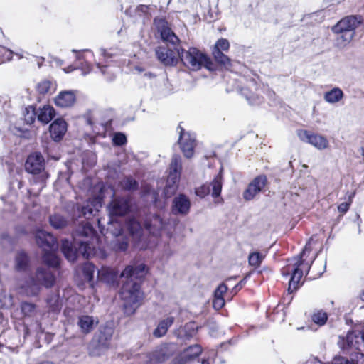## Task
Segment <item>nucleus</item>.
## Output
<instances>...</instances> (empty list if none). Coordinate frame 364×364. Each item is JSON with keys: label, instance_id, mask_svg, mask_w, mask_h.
Masks as SVG:
<instances>
[{"label": "nucleus", "instance_id": "nucleus-24", "mask_svg": "<svg viewBox=\"0 0 364 364\" xmlns=\"http://www.w3.org/2000/svg\"><path fill=\"white\" fill-rule=\"evenodd\" d=\"M97 277L99 279L104 281L107 284L114 285L117 281L118 273L113 269L102 267L98 271Z\"/></svg>", "mask_w": 364, "mask_h": 364}, {"label": "nucleus", "instance_id": "nucleus-36", "mask_svg": "<svg viewBox=\"0 0 364 364\" xmlns=\"http://www.w3.org/2000/svg\"><path fill=\"white\" fill-rule=\"evenodd\" d=\"M162 227V220L159 216L156 215L153 217L150 223L146 224V228L152 233H155L156 230L161 229Z\"/></svg>", "mask_w": 364, "mask_h": 364}, {"label": "nucleus", "instance_id": "nucleus-50", "mask_svg": "<svg viewBox=\"0 0 364 364\" xmlns=\"http://www.w3.org/2000/svg\"><path fill=\"white\" fill-rule=\"evenodd\" d=\"M2 58L5 59L6 61H11L13 59L14 52L11 50H5V52L2 53Z\"/></svg>", "mask_w": 364, "mask_h": 364}, {"label": "nucleus", "instance_id": "nucleus-18", "mask_svg": "<svg viewBox=\"0 0 364 364\" xmlns=\"http://www.w3.org/2000/svg\"><path fill=\"white\" fill-rule=\"evenodd\" d=\"M147 272L146 267L144 264L133 267L132 266L127 267L121 273V277H124L127 280L133 281L134 279H140L144 277Z\"/></svg>", "mask_w": 364, "mask_h": 364}, {"label": "nucleus", "instance_id": "nucleus-62", "mask_svg": "<svg viewBox=\"0 0 364 364\" xmlns=\"http://www.w3.org/2000/svg\"><path fill=\"white\" fill-rule=\"evenodd\" d=\"M136 70H138L139 73H141L144 70L142 68H140L139 67L136 68Z\"/></svg>", "mask_w": 364, "mask_h": 364}, {"label": "nucleus", "instance_id": "nucleus-43", "mask_svg": "<svg viewBox=\"0 0 364 364\" xmlns=\"http://www.w3.org/2000/svg\"><path fill=\"white\" fill-rule=\"evenodd\" d=\"M35 309L36 306L31 303H23L21 306L22 312L25 316H32Z\"/></svg>", "mask_w": 364, "mask_h": 364}, {"label": "nucleus", "instance_id": "nucleus-51", "mask_svg": "<svg viewBox=\"0 0 364 364\" xmlns=\"http://www.w3.org/2000/svg\"><path fill=\"white\" fill-rule=\"evenodd\" d=\"M80 69L82 70V74L83 75H85L88 74L91 70L90 65L87 63H82L80 67Z\"/></svg>", "mask_w": 364, "mask_h": 364}, {"label": "nucleus", "instance_id": "nucleus-23", "mask_svg": "<svg viewBox=\"0 0 364 364\" xmlns=\"http://www.w3.org/2000/svg\"><path fill=\"white\" fill-rule=\"evenodd\" d=\"M109 213L113 215H123L129 210L128 202L126 199H115L109 206Z\"/></svg>", "mask_w": 364, "mask_h": 364}, {"label": "nucleus", "instance_id": "nucleus-10", "mask_svg": "<svg viewBox=\"0 0 364 364\" xmlns=\"http://www.w3.org/2000/svg\"><path fill=\"white\" fill-rule=\"evenodd\" d=\"M179 132L180 137L178 142L181 151L184 156L191 158L193 155V150L196 146L195 137L188 132H185L183 129L179 125L177 128Z\"/></svg>", "mask_w": 364, "mask_h": 364}, {"label": "nucleus", "instance_id": "nucleus-61", "mask_svg": "<svg viewBox=\"0 0 364 364\" xmlns=\"http://www.w3.org/2000/svg\"><path fill=\"white\" fill-rule=\"evenodd\" d=\"M144 75H145V76H147V77H151L152 76L151 73H146L144 74Z\"/></svg>", "mask_w": 364, "mask_h": 364}, {"label": "nucleus", "instance_id": "nucleus-41", "mask_svg": "<svg viewBox=\"0 0 364 364\" xmlns=\"http://www.w3.org/2000/svg\"><path fill=\"white\" fill-rule=\"evenodd\" d=\"M128 229L132 235L138 237L139 235L141 228L136 220L132 219L128 223Z\"/></svg>", "mask_w": 364, "mask_h": 364}, {"label": "nucleus", "instance_id": "nucleus-32", "mask_svg": "<svg viewBox=\"0 0 364 364\" xmlns=\"http://www.w3.org/2000/svg\"><path fill=\"white\" fill-rule=\"evenodd\" d=\"M213 55L214 59L218 63L224 65L226 68H230L231 67V61L230 58L218 50H213Z\"/></svg>", "mask_w": 364, "mask_h": 364}, {"label": "nucleus", "instance_id": "nucleus-11", "mask_svg": "<svg viewBox=\"0 0 364 364\" xmlns=\"http://www.w3.org/2000/svg\"><path fill=\"white\" fill-rule=\"evenodd\" d=\"M302 141L311 144L318 150H324L329 147V141L328 139L319 134L303 132L300 134Z\"/></svg>", "mask_w": 364, "mask_h": 364}, {"label": "nucleus", "instance_id": "nucleus-13", "mask_svg": "<svg viewBox=\"0 0 364 364\" xmlns=\"http://www.w3.org/2000/svg\"><path fill=\"white\" fill-rule=\"evenodd\" d=\"M267 183L264 176L256 177L247 186L243 193V198L246 200H252L264 189Z\"/></svg>", "mask_w": 364, "mask_h": 364}, {"label": "nucleus", "instance_id": "nucleus-20", "mask_svg": "<svg viewBox=\"0 0 364 364\" xmlns=\"http://www.w3.org/2000/svg\"><path fill=\"white\" fill-rule=\"evenodd\" d=\"M191 202L188 197L181 194L173 201L172 210L174 214L186 215L189 212Z\"/></svg>", "mask_w": 364, "mask_h": 364}, {"label": "nucleus", "instance_id": "nucleus-54", "mask_svg": "<svg viewBox=\"0 0 364 364\" xmlns=\"http://www.w3.org/2000/svg\"><path fill=\"white\" fill-rule=\"evenodd\" d=\"M243 283V280L240 281L237 284H236L232 289L233 291H235V294L237 291V290L240 289L242 288V285Z\"/></svg>", "mask_w": 364, "mask_h": 364}, {"label": "nucleus", "instance_id": "nucleus-25", "mask_svg": "<svg viewBox=\"0 0 364 364\" xmlns=\"http://www.w3.org/2000/svg\"><path fill=\"white\" fill-rule=\"evenodd\" d=\"M170 354L168 346L164 345L156 348L151 353L150 360L153 363H161L168 359Z\"/></svg>", "mask_w": 364, "mask_h": 364}, {"label": "nucleus", "instance_id": "nucleus-30", "mask_svg": "<svg viewBox=\"0 0 364 364\" xmlns=\"http://www.w3.org/2000/svg\"><path fill=\"white\" fill-rule=\"evenodd\" d=\"M55 89V85L49 80H43L38 82L36 86V92L41 95L54 92Z\"/></svg>", "mask_w": 364, "mask_h": 364}, {"label": "nucleus", "instance_id": "nucleus-35", "mask_svg": "<svg viewBox=\"0 0 364 364\" xmlns=\"http://www.w3.org/2000/svg\"><path fill=\"white\" fill-rule=\"evenodd\" d=\"M43 261L51 267H57L59 264V259L55 252H45L43 255Z\"/></svg>", "mask_w": 364, "mask_h": 364}, {"label": "nucleus", "instance_id": "nucleus-64", "mask_svg": "<svg viewBox=\"0 0 364 364\" xmlns=\"http://www.w3.org/2000/svg\"><path fill=\"white\" fill-rule=\"evenodd\" d=\"M85 53L87 54H90V55H92V53L90 51H89V50H86Z\"/></svg>", "mask_w": 364, "mask_h": 364}, {"label": "nucleus", "instance_id": "nucleus-7", "mask_svg": "<svg viewBox=\"0 0 364 364\" xmlns=\"http://www.w3.org/2000/svg\"><path fill=\"white\" fill-rule=\"evenodd\" d=\"M181 171V161L178 156L173 157L169 166L168 176L164 189L165 196L170 197L178 189Z\"/></svg>", "mask_w": 364, "mask_h": 364}, {"label": "nucleus", "instance_id": "nucleus-47", "mask_svg": "<svg viewBox=\"0 0 364 364\" xmlns=\"http://www.w3.org/2000/svg\"><path fill=\"white\" fill-rule=\"evenodd\" d=\"M77 250L75 247H73L71 242L68 240H63L61 241V250Z\"/></svg>", "mask_w": 364, "mask_h": 364}, {"label": "nucleus", "instance_id": "nucleus-55", "mask_svg": "<svg viewBox=\"0 0 364 364\" xmlns=\"http://www.w3.org/2000/svg\"><path fill=\"white\" fill-rule=\"evenodd\" d=\"M75 68H73V66H70L67 68H64L63 70L65 72V73H70V72H72L73 70H74Z\"/></svg>", "mask_w": 364, "mask_h": 364}, {"label": "nucleus", "instance_id": "nucleus-52", "mask_svg": "<svg viewBox=\"0 0 364 364\" xmlns=\"http://www.w3.org/2000/svg\"><path fill=\"white\" fill-rule=\"evenodd\" d=\"M333 364H354L353 363H350L344 358H336L333 360Z\"/></svg>", "mask_w": 364, "mask_h": 364}, {"label": "nucleus", "instance_id": "nucleus-60", "mask_svg": "<svg viewBox=\"0 0 364 364\" xmlns=\"http://www.w3.org/2000/svg\"><path fill=\"white\" fill-rule=\"evenodd\" d=\"M360 299L364 301V291L360 294Z\"/></svg>", "mask_w": 364, "mask_h": 364}, {"label": "nucleus", "instance_id": "nucleus-2", "mask_svg": "<svg viewBox=\"0 0 364 364\" xmlns=\"http://www.w3.org/2000/svg\"><path fill=\"white\" fill-rule=\"evenodd\" d=\"M123 301L124 313L128 315L134 314L144 299V293L141 291L140 285L132 280H127L120 291Z\"/></svg>", "mask_w": 364, "mask_h": 364}, {"label": "nucleus", "instance_id": "nucleus-42", "mask_svg": "<svg viewBox=\"0 0 364 364\" xmlns=\"http://www.w3.org/2000/svg\"><path fill=\"white\" fill-rule=\"evenodd\" d=\"M230 48L229 41L225 38H220L217 41L213 50H218L220 52L228 51Z\"/></svg>", "mask_w": 364, "mask_h": 364}, {"label": "nucleus", "instance_id": "nucleus-26", "mask_svg": "<svg viewBox=\"0 0 364 364\" xmlns=\"http://www.w3.org/2000/svg\"><path fill=\"white\" fill-rule=\"evenodd\" d=\"M36 114L39 121L48 124L55 117V111L52 106L44 105L38 109Z\"/></svg>", "mask_w": 364, "mask_h": 364}, {"label": "nucleus", "instance_id": "nucleus-59", "mask_svg": "<svg viewBox=\"0 0 364 364\" xmlns=\"http://www.w3.org/2000/svg\"><path fill=\"white\" fill-rule=\"evenodd\" d=\"M202 364H210L209 361L208 360H203L202 361Z\"/></svg>", "mask_w": 364, "mask_h": 364}, {"label": "nucleus", "instance_id": "nucleus-58", "mask_svg": "<svg viewBox=\"0 0 364 364\" xmlns=\"http://www.w3.org/2000/svg\"><path fill=\"white\" fill-rule=\"evenodd\" d=\"M106 54H107V53H106V51H105V50H101V55H102L103 57H105V56H106Z\"/></svg>", "mask_w": 364, "mask_h": 364}, {"label": "nucleus", "instance_id": "nucleus-6", "mask_svg": "<svg viewBox=\"0 0 364 364\" xmlns=\"http://www.w3.org/2000/svg\"><path fill=\"white\" fill-rule=\"evenodd\" d=\"M241 92L249 103L252 105H259L264 102V97L262 95V93H265L269 97L274 95V92L268 87L258 85L253 82H251L248 86L243 87Z\"/></svg>", "mask_w": 364, "mask_h": 364}, {"label": "nucleus", "instance_id": "nucleus-19", "mask_svg": "<svg viewBox=\"0 0 364 364\" xmlns=\"http://www.w3.org/2000/svg\"><path fill=\"white\" fill-rule=\"evenodd\" d=\"M67 132V123L62 118H58L50 125V136L55 141H60Z\"/></svg>", "mask_w": 364, "mask_h": 364}, {"label": "nucleus", "instance_id": "nucleus-5", "mask_svg": "<svg viewBox=\"0 0 364 364\" xmlns=\"http://www.w3.org/2000/svg\"><path fill=\"white\" fill-rule=\"evenodd\" d=\"M92 191L93 193H98V195L97 196H94L92 200H90L87 202V204L82 207V214L87 218L94 215L95 213L99 210L102 207V200L105 197L107 196H112L114 195V190L112 188L105 186L102 183H98L96 185Z\"/></svg>", "mask_w": 364, "mask_h": 364}, {"label": "nucleus", "instance_id": "nucleus-4", "mask_svg": "<svg viewBox=\"0 0 364 364\" xmlns=\"http://www.w3.org/2000/svg\"><path fill=\"white\" fill-rule=\"evenodd\" d=\"M177 55L180 57L181 61L188 69L198 70L202 66L210 70L212 63L210 58L195 48H191L188 50L181 49L178 50Z\"/></svg>", "mask_w": 364, "mask_h": 364}, {"label": "nucleus", "instance_id": "nucleus-12", "mask_svg": "<svg viewBox=\"0 0 364 364\" xmlns=\"http://www.w3.org/2000/svg\"><path fill=\"white\" fill-rule=\"evenodd\" d=\"M34 235L37 245L43 250H55L56 240L53 235L38 228L35 230Z\"/></svg>", "mask_w": 364, "mask_h": 364}, {"label": "nucleus", "instance_id": "nucleus-48", "mask_svg": "<svg viewBox=\"0 0 364 364\" xmlns=\"http://www.w3.org/2000/svg\"><path fill=\"white\" fill-rule=\"evenodd\" d=\"M77 252H63L66 259L71 262H73L77 259Z\"/></svg>", "mask_w": 364, "mask_h": 364}, {"label": "nucleus", "instance_id": "nucleus-49", "mask_svg": "<svg viewBox=\"0 0 364 364\" xmlns=\"http://www.w3.org/2000/svg\"><path fill=\"white\" fill-rule=\"evenodd\" d=\"M350 203H351V199H350V202H348V203H341L338 207V211L342 213H346L350 208Z\"/></svg>", "mask_w": 364, "mask_h": 364}, {"label": "nucleus", "instance_id": "nucleus-56", "mask_svg": "<svg viewBox=\"0 0 364 364\" xmlns=\"http://www.w3.org/2000/svg\"><path fill=\"white\" fill-rule=\"evenodd\" d=\"M14 55H16L18 58V59H22L24 58V55L22 53H14Z\"/></svg>", "mask_w": 364, "mask_h": 364}, {"label": "nucleus", "instance_id": "nucleus-3", "mask_svg": "<svg viewBox=\"0 0 364 364\" xmlns=\"http://www.w3.org/2000/svg\"><path fill=\"white\" fill-rule=\"evenodd\" d=\"M360 22V18L350 16L343 18L333 27V31L337 34L336 41L338 46L343 47L351 41L355 35V30Z\"/></svg>", "mask_w": 364, "mask_h": 364}, {"label": "nucleus", "instance_id": "nucleus-37", "mask_svg": "<svg viewBox=\"0 0 364 364\" xmlns=\"http://www.w3.org/2000/svg\"><path fill=\"white\" fill-rule=\"evenodd\" d=\"M28 264V259L25 252H21L18 254L16 260V269L18 270H24Z\"/></svg>", "mask_w": 364, "mask_h": 364}, {"label": "nucleus", "instance_id": "nucleus-14", "mask_svg": "<svg viewBox=\"0 0 364 364\" xmlns=\"http://www.w3.org/2000/svg\"><path fill=\"white\" fill-rule=\"evenodd\" d=\"M201 352L202 348L199 345L191 346L173 360V364H187L198 357Z\"/></svg>", "mask_w": 364, "mask_h": 364}, {"label": "nucleus", "instance_id": "nucleus-63", "mask_svg": "<svg viewBox=\"0 0 364 364\" xmlns=\"http://www.w3.org/2000/svg\"><path fill=\"white\" fill-rule=\"evenodd\" d=\"M361 155L364 157V148L361 149Z\"/></svg>", "mask_w": 364, "mask_h": 364}, {"label": "nucleus", "instance_id": "nucleus-15", "mask_svg": "<svg viewBox=\"0 0 364 364\" xmlns=\"http://www.w3.org/2000/svg\"><path fill=\"white\" fill-rule=\"evenodd\" d=\"M77 92L75 90H63L54 98L57 107L67 108L73 106L76 102Z\"/></svg>", "mask_w": 364, "mask_h": 364}, {"label": "nucleus", "instance_id": "nucleus-40", "mask_svg": "<svg viewBox=\"0 0 364 364\" xmlns=\"http://www.w3.org/2000/svg\"><path fill=\"white\" fill-rule=\"evenodd\" d=\"M113 331L110 328H105L104 331L102 332V335L100 336L99 342L105 348L108 347L107 341L110 340L112 336Z\"/></svg>", "mask_w": 364, "mask_h": 364}, {"label": "nucleus", "instance_id": "nucleus-44", "mask_svg": "<svg viewBox=\"0 0 364 364\" xmlns=\"http://www.w3.org/2000/svg\"><path fill=\"white\" fill-rule=\"evenodd\" d=\"M122 186L125 189L132 190L136 187V182L131 178H127L122 182Z\"/></svg>", "mask_w": 364, "mask_h": 364}, {"label": "nucleus", "instance_id": "nucleus-16", "mask_svg": "<svg viewBox=\"0 0 364 364\" xmlns=\"http://www.w3.org/2000/svg\"><path fill=\"white\" fill-rule=\"evenodd\" d=\"M26 170L32 174L40 173L44 169V159L39 153H33L28 156L25 164Z\"/></svg>", "mask_w": 364, "mask_h": 364}, {"label": "nucleus", "instance_id": "nucleus-31", "mask_svg": "<svg viewBox=\"0 0 364 364\" xmlns=\"http://www.w3.org/2000/svg\"><path fill=\"white\" fill-rule=\"evenodd\" d=\"M82 277L85 282H87L92 286V282L95 273V267L90 263H86L81 269Z\"/></svg>", "mask_w": 364, "mask_h": 364}, {"label": "nucleus", "instance_id": "nucleus-57", "mask_svg": "<svg viewBox=\"0 0 364 364\" xmlns=\"http://www.w3.org/2000/svg\"><path fill=\"white\" fill-rule=\"evenodd\" d=\"M26 120H27L29 123H32V122H33V121H34V118L31 116V117H30V119H28H28H26Z\"/></svg>", "mask_w": 364, "mask_h": 364}, {"label": "nucleus", "instance_id": "nucleus-28", "mask_svg": "<svg viewBox=\"0 0 364 364\" xmlns=\"http://www.w3.org/2000/svg\"><path fill=\"white\" fill-rule=\"evenodd\" d=\"M77 324L84 333H88L97 324V321L95 320L92 316H82L79 318Z\"/></svg>", "mask_w": 364, "mask_h": 364}, {"label": "nucleus", "instance_id": "nucleus-34", "mask_svg": "<svg viewBox=\"0 0 364 364\" xmlns=\"http://www.w3.org/2000/svg\"><path fill=\"white\" fill-rule=\"evenodd\" d=\"M96 65L97 68L100 69L102 75L106 76L107 80H112L115 77L117 70L115 68L109 65H102L100 63H97Z\"/></svg>", "mask_w": 364, "mask_h": 364}, {"label": "nucleus", "instance_id": "nucleus-9", "mask_svg": "<svg viewBox=\"0 0 364 364\" xmlns=\"http://www.w3.org/2000/svg\"><path fill=\"white\" fill-rule=\"evenodd\" d=\"M53 276L46 271L39 270L36 273V279H32L25 287V291L28 295H36L40 289V285L47 287L53 285Z\"/></svg>", "mask_w": 364, "mask_h": 364}, {"label": "nucleus", "instance_id": "nucleus-39", "mask_svg": "<svg viewBox=\"0 0 364 364\" xmlns=\"http://www.w3.org/2000/svg\"><path fill=\"white\" fill-rule=\"evenodd\" d=\"M50 223L54 228L59 229L64 228L67 221L60 215H53L50 218Z\"/></svg>", "mask_w": 364, "mask_h": 364}, {"label": "nucleus", "instance_id": "nucleus-29", "mask_svg": "<svg viewBox=\"0 0 364 364\" xmlns=\"http://www.w3.org/2000/svg\"><path fill=\"white\" fill-rule=\"evenodd\" d=\"M174 318L173 316H168L159 321L157 327L153 332V335L156 338H161L164 336L169 327L173 324Z\"/></svg>", "mask_w": 364, "mask_h": 364}, {"label": "nucleus", "instance_id": "nucleus-1", "mask_svg": "<svg viewBox=\"0 0 364 364\" xmlns=\"http://www.w3.org/2000/svg\"><path fill=\"white\" fill-rule=\"evenodd\" d=\"M316 257V255L314 252H301L296 257L288 260V264L282 269V274L291 275L288 287L289 293L298 289L304 274L309 271Z\"/></svg>", "mask_w": 364, "mask_h": 364}, {"label": "nucleus", "instance_id": "nucleus-8", "mask_svg": "<svg viewBox=\"0 0 364 364\" xmlns=\"http://www.w3.org/2000/svg\"><path fill=\"white\" fill-rule=\"evenodd\" d=\"M221 173L222 169L220 170V173L213 178L210 186L202 185L197 188L196 189V194L200 198H204L210 193L211 187V194L213 198L216 199L215 203H221L222 199L220 198V195L223 186V176Z\"/></svg>", "mask_w": 364, "mask_h": 364}, {"label": "nucleus", "instance_id": "nucleus-46", "mask_svg": "<svg viewBox=\"0 0 364 364\" xmlns=\"http://www.w3.org/2000/svg\"><path fill=\"white\" fill-rule=\"evenodd\" d=\"M82 235H85L86 237H92L95 235V230H93L92 227L90 224L87 223L83 227V230L82 231Z\"/></svg>", "mask_w": 364, "mask_h": 364}, {"label": "nucleus", "instance_id": "nucleus-45", "mask_svg": "<svg viewBox=\"0 0 364 364\" xmlns=\"http://www.w3.org/2000/svg\"><path fill=\"white\" fill-rule=\"evenodd\" d=\"M113 143L116 145H123L126 143L127 139L124 134L122 133H117L113 136Z\"/></svg>", "mask_w": 364, "mask_h": 364}, {"label": "nucleus", "instance_id": "nucleus-38", "mask_svg": "<svg viewBox=\"0 0 364 364\" xmlns=\"http://www.w3.org/2000/svg\"><path fill=\"white\" fill-rule=\"evenodd\" d=\"M264 257V252H253L249 255V263L252 266L257 267L260 264Z\"/></svg>", "mask_w": 364, "mask_h": 364}, {"label": "nucleus", "instance_id": "nucleus-21", "mask_svg": "<svg viewBox=\"0 0 364 364\" xmlns=\"http://www.w3.org/2000/svg\"><path fill=\"white\" fill-rule=\"evenodd\" d=\"M158 59L166 65L176 64L178 58L175 51L166 48L160 47L156 50Z\"/></svg>", "mask_w": 364, "mask_h": 364}, {"label": "nucleus", "instance_id": "nucleus-53", "mask_svg": "<svg viewBox=\"0 0 364 364\" xmlns=\"http://www.w3.org/2000/svg\"><path fill=\"white\" fill-rule=\"evenodd\" d=\"M80 242H81V245L79 247V249H80L79 250H85V251L90 250L91 247L88 245V241L85 240V241H82Z\"/></svg>", "mask_w": 364, "mask_h": 364}, {"label": "nucleus", "instance_id": "nucleus-17", "mask_svg": "<svg viewBox=\"0 0 364 364\" xmlns=\"http://www.w3.org/2000/svg\"><path fill=\"white\" fill-rule=\"evenodd\" d=\"M154 24L164 41H167L172 44H175L178 41V37L172 32L171 28L168 26V23L165 20L156 18L154 19Z\"/></svg>", "mask_w": 364, "mask_h": 364}, {"label": "nucleus", "instance_id": "nucleus-22", "mask_svg": "<svg viewBox=\"0 0 364 364\" xmlns=\"http://www.w3.org/2000/svg\"><path fill=\"white\" fill-rule=\"evenodd\" d=\"M344 97L343 91L338 87H331L323 93V100L330 105L340 103Z\"/></svg>", "mask_w": 364, "mask_h": 364}, {"label": "nucleus", "instance_id": "nucleus-33", "mask_svg": "<svg viewBox=\"0 0 364 364\" xmlns=\"http://www.w3.org/2000/svg\"><path fill=\"white\" fill-rule=\"evenodd\" d=\"M328 319V314L323 310H318L311 315L313 322L318 326H323Z\"/></svg>", "mask_w": 364, "mask_h": 364}, {"label": "nucleus", "instance_id": "nucleus-27", "mask_svg": "<svg viewBox=\"0 0 364 364\" xmlns=\"http://www.w3.org/2000/svg\"><path fill=\"white\" fill-rule=\"evenodd\" d=\"M228 287L225 284H220L215 291L213 306L215 309H220L225 305V299L223 295L228 291Z\"/></svg>", "mask_w": 364, "mask_h": 364}]
</instances>
